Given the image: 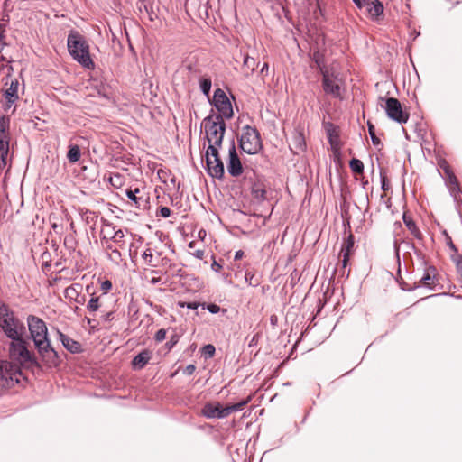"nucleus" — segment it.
<instances>
[{
  "mask_svg": "<svg viewBox=\"0 0 462 462\" xmlns=\"http://www.w3.org/2000/svg\"><path fill=\"white\" fill-rule=\"evenodd\" d=\"M244 252L242 250H238L235 254V260H239L243 257Z\"/></svg>",
  "mask_w": 462,
  "mask_h": 462,
  "instance_id": "5fc2aeb1",
  "label": "nucleus"
},
{
  "mask_svg": "<svg viewBox=\"0 0 462 462\" xmlns=\"http://www.w3.org/2000/svg\"><path fill=\"white\" fill-rule=\"evenodd\" d=\"M449 246L455 252V254H458L457 249L456 248L455 245L452 242L450 243Z\"/></svg>",
  "mask_w": 462,
  "mask_h": 462,
  "instance_id": "bf43d9fd",
  "label": "nucleus"
},
{
  "mask_svg": "<svg viewBox=\"0 0 462 462\" xmlns=\"http://www.w3.org/2000/svg\"><path fill=\"white\" fill-rule=\"evenodd\" d=\"M0 328L9 339L23 336L25 332L24 325L5 304L0 305Z\"/></svg>",
  "mask_w": 462,
  "mask_h": 462,
  "instance_id": "20e7f679",
  "label": "nucleus"
},
{
  "mask_svg": "<svg viewBox=\"0 0 462 462\" xmlns=\"http://www.w3.org/2000/svg\"><path fill=\"white\" fill-rule=\"evenodd\" d=\"M352 1L358 9H362L363 7L365 6V5L368 3L369 0H352Z\"/></svg>",
  "mask_w": 462,
  "mask_h": 462,
  "instance_id": "de8ad7c7",
  "label": "nucleus"
},
{
  "mask_svg": "<svg viewBox=\"0 0 462 462\" xmlns=\"http://www.w3.org/2000/svg\"><path fill=\"white\" fill-rule=\"evenodd\" d=\"M27 325L32 341L48 337L46 323L42 319L34 315H29L27 318Z\"/></svg>",
  "mask_w": 462,
  "mask_h": 462,
  "instance_id": "ddd939ff",
  "label": "nucleus"
},
{
  "mask_svg": "<svg viewBox=\"0 0 462 462\" xmlns=\"http://www.w3.org/2000/svg\"><path fill=\"white\" fill-rule=\"evenodd\" d=\"M78 288H81V286L79 284H73L67 287L64 291L65 298L77 300V298L79 297Z\"/></svg>",
  "mask_w": 462,
  "mask_h": 462,
  "instance_id": "bb28decb",
  "label": "nucleus"
},
{
  "mask_svg": "<svg viewBox=\"0 0 462 462\" xmlns=\"http://www.w3.org/2000/svg\"><path fill=\"white\" fill-rule=\"evenodd\" d=\"M211 267L216 272H218L222 268V266L219 263H217L216 261L212 263Z\"/></svg>",
  "mask_w": 462,
  "mask_h": 462,
  "instance_id": "864d4df0",
  "label": "nucleus"
},
{
  "mask_svg": "<svg viewBox=\"0 0 462 462\" xmlns=\"http://www.w3.org/2000/svg\"><path fill=\"white\" fill-rule=\"evenodd\" d=\"M402 219H403L405 226L410 230V232L414 236V237H416L417 239H421L422 234L417 227L413 219L410 216H408L406 213L403 214Z\"/></svg>",
  "mask_w": 462,
  "mask_h": 462,
  "instance_id": "4be33fe9",
  "label": "nucleus"
},
{
  "mask_svg": "<svg viewBox=\"0 0 462 462\" xmlns=\"http://www.w3.org/2000/svg\"><path fill=\"white\" fill-rule=\"evenodd\" d=\"M100 308L99 298L92 297L87 304L89 312H96Z\"/></svg>",
  "mask_w": 462,
  "mask_h": 462,
  "instance_id": "e433bc0d",
  "label": "nucleus"
},
{
  "mask_svg": "<svg viewBox=\"0 0 462 462\" xmlns=\"http://www.w3.org/2000/svg\"><path fill=\"white\" fill-rule=\"evenodd\" d=\"M439 166L444 173L443 180L445 185L450 196L453 198L458 215L462 217V189L458 180L446 161L441 162Z\"/></svg>",
  "mask_w": 462,
  "mask_h": 462,
  "instance_id": "39448f33",
  "label": "nucleus"
},
{
  "mask_svg": "<svg viewBox=\"0 0 462 462\" xmlns=\"http://www.w3.org/2000/svg\"><path fill=\"white\" fill-rule=\"evenodd\" d=\"M195 370H196V367L194 365H189L186 366V368L184 370V374L190 375L194 373Z\"/></svg>",
  "mask_w": 462,
  "mask_h": 462,
  "instance_id": "8fccbe9b",
  "label": "nucleus"
},
{
  "mask_svg": "<svg viewBox=\"0 0 462 462\" xmlns=\"http://www.w3.org/2000/svg\"><path fill=\"white\" fill-rule=\"evenodd\" d=\"M244 67L247 69L246 76H250L255 70L258 66L256 60L250 56H245L244 59Z\"/></svg>",
  "mask_w": 462,
  "mask_h": 462,
  "instance_id": "a878e982",
  "label": "nucleus"
},
{
  "mask_svg": "<svg viewBox=\"0 0 462 462\" xmlns=\"http://www.w3.org/2000/svg\"><path fill=\"white\" fill-rule=\"evenodd\" d=\"M166 337V330L164 328H161L159 329L156 333H155V336H154V339L155 341L157 342H162L165 339Z\"/></svg>",
  "mask_w": 462,
  "mask_h": 462,
  "instance_id": "37998d69",
  "label": "nucleus"
},
{
  "mask_svg": "<svg viewBox=\"0 0 462 462\" xmlns=\"http://www.w3.org/2000/svg\"><path fill=\"white\" fill-rule=\"evenodd\" d=\"M239 146L247 154L258 153L263 147L259 132L254 127L245 125L239 138Z\"/></svg>",
  "mask_w": 462,
  "mask_h": 462,
  "instance_id": "0eeeda50",
  "label": "nucleus"
},
{
  "mask_svg": "<svg viewBox=\"0 0 462 462\" xmlns=\"http://www.w3.org/2000/svg\"><path fill=\"white\" fill-rule=\"evenodd\" d=\"M201 351L206 358H211L215 354L216 348L213 345L208 344L202 347Z\"/></svg>",
  "mask_w": 462,
  "mask_h": 462,
  "instance_id": "58836bf2",
  "label": "nucleus"
},
{
  "mask_svg": "<svg viewBox=\"0 0 462 462\" xmlns=\"http://www.w3.org/2000/svg\"><path fill=\"white\" fill-rule=\"evenodd\" d=\"M399 250H400L399 249V245H398L397 242L395 241V243H394V251H395V254H396V256H397L398 259L400 257L399 256Z\"/></svg>",
  "mask_w": 462,
  "mask_h": 462,
  "instance_id": "13d9d810",
  "label": "nucleus"
},
{
  "mask_svg": "<svg viewBox=\"0 0 462 462\" xmlns=\"http://www.w3.org/2000/svg\"><path fill=\"white\" fill-rule=\"evenodd\" d=\"M68 51L72 58L86 69H94L95 65L89 55V47L86 40L78 32L72 31L68 35Z\"/></svg>",
  "mask_w": 462,
  "mask_h": 462,
  "instance_id": "f03ea898",
  "label": "nucleus"
},
{
  "mask_svg": "<svg viewBox=\"0 0 462 462\" xmlns=\"http://www.w3.org/2000/svg\"><path fill=\"white\" fill-rule=\"evenodd\" d=\"M353 248H354V236L352 235H349L348 237L345 240V242L342 245V248H341V253H340L343 256V259H342L343 267L346 266V264L348 263L349 255H350Z\"/></svg>",
  "mask_w": 462,
  "mask_h": 462,
  "instance_id": "aec40b11",
  "label": "nucleus"
},
{
  "mask_svg": "<svg viewBox=\"0 0 462 462\" xmlns=\"http://www.w3.org/2000/svg\"><path fill=\"white\" fill-rule=\"evenodd\" d=\"M202 414L208 419H224L227 417L226 407H222L220 403L208 402L202 408Z\"/></svg>",
  "mask_w": 462,
  "mask_h": 462,
  "instance_id": "dca6fc26",
  "label": "nucleus"
},
{
  "mask_svg": "<svg viewBox=\"0 0 462 462\" xmlns=\"http://www.w3.org/2000/svg\"><path fill=\"white\" fill-rule=\"evenodd\" d=\"M451 260L456 264L457 272L461 276L462 282V254H454L451 255Z\"/></svg>",
  "mask_w": 462,
  "mask_h": 462,
  "instance_id": "c9c22d12",
  "label": "nucleus"
},
{
  "mask_svg": "<svg viewBox=\"0 0 462 462\" xmlns=\"http://www.w3.org/2000/svg\"><path fill=\"white\" fill-rule=\"evenodd\" d=\"M251 191L253 197L259 201H263L266 199V189L261 182L254 183L251 188Z\"/></svg>",
  "mask_w": 462,
  "mask_h": 462,
  "instance_id": "5701e85b",
  "label": "nucleus"
},
{
  "mask_svg": "<svg viewBox=\"0 0 462 462\" xmlns=\"http://www.w3.org/2000/svg\"><path fill=\"white\" fill-rule=\"evenodd\" d=\"M212 103L216 109L219 112V115H213L214 116H221L224 118L230 119L234 116L231 102L221 88H217L213 95Z\"/></svg>",
  "mask_w": 462,
  "mask_h": 462,
  "instance_id": "9b49d317",
  "label": "nucleus"
},
{
  "mask_svg": "<svg viewBox=\"0 0 462 462\" xmlns=\"http://www.w3.org/2000/svg\"><path fill=\"white\" fill-rule=\"evenodd\" d=\"M142 258L144 260L145 263L149 266L155 267L156 264L153 263V255L152 254V250L147 248L142 254Z\"/></svg>",
  "mask_w": 462,
  "mask_h": 462,
  "instance_id": "4c0bfd02",
  "label": "nucleus"
},
{
  "mask_svg": "<svg viewBox=\"0 0 462 462\" xmlns=\"http://www.w3.org/2000/svg\"><path fill=\"white\" fill-rule=\"evenodd\" d=\"M268 69H269L268 63H263V65L261 69V73H267Z\"/></svg>",
  "mask_w": 462,
  "mask_h": 462,
  "instance_id": "6e6d98bb",
  "label": "nucleus"
},
{
  "mask_svg": "<svg viewBox=\"0 0 462 462\" xmlns=\"http://www.w3.org/2000/svg\"><path fill=\"white\" fill-rule=\"evenodd\" d=\"M199 86L202 93L208 97L212 86L211 79L209 78L201 79L199 81Z\"/></svg>",
  "mask_w": 462,
  "mask_h": 462,
  "instance_id": "72a5a7b5",
  "label": "nucleus"
},
{
  "mask_svg": "<svg viewBox=\"0 0 462 462\" xmlns=\"http://www.w3.org/2000/svg\"><path fill=\"white\" fill-rule=\"evenodd\" d=\"M366 5H367V12L373 20L377 21L378 18L383 15V5L381 1L374 0V1L370 2V0H369L368 3L365 5V6Z\"/></svg>",
  "mask_w": 462,
  "mask_h": 462,
  "instance_id": "6ab92c4d",
  "label": "nucleus"
},
{
  "mask_svg": "<svg viewBox=\"0 0 462 462\" xmlns=\"http://www.w3.org/2000/svg\"><path fill=\"white\" fill-rule=\"evenodd\" d=\"M201 125L205 129L206 139L208 143V149L221 147L226 132V124L221 116L209 115L203 119Z\"/></svg>",
  "mask_w": 462,
  "mask_h": 462,
  "instance_id": "7ed1b4c3",
  "label": "nucleus"
},
{
  "mask_svg": "<svg viewBox=\"0 0 462 462\" xmlns=\"http://www.w3.org/2000/svg\"><path fill=\"white\" fill-rule=\"evenodd\" d=\"M139 193V189H135L134 190H132V189H127L125 191V195L126 197L132 200L133 202L135 203L136 207L137 208H140L141 207V204H140V200H141V198H138L136 196V194Z\"/></svg>",
  "mask_w": 462,
  "mask_h": 462,
  "instance_id": "f704fd0d",
  "label": "nucleus"
},
{
  "mask_svg": "<svg viewBox=\"0 0 462 462\" xmlns=\"http://www.w3.org/2000/svg\"><path fill=\"white\" fill-rule=\"evenodd\" d=\"M125 233L122 229H117L116 233H114V238L112 242L116 245V247L124 248L125 247Z\"/></svg>",
  "mask_w": 462,
  "mask_h": 462,
  "instance_id": "7c9ffc66",
  "label": "nucleus"
},
{
  "mask_svg": "<svg viewBox=\"0 0 462 462\" xmlns=\"http://www.w3.org/2000/svg\"><path fill=\"white\" fill-rule=\"evenodd\" d=\"M176 342H177V340H174L173 338H171V345H174Z\"/></svg>",
  "mask_w": 462,
  "mask_h": 462,
  "instance_id": "69168bd1",
  "label": "nucleus"
},
{
  "mask_svg": "<svg viewBox=\"0 0 462 462\" xmlns=\"http://www.w3.org/2000/svg\"><path fill=\"white\" fill-rule=\"evenodd\" d=\"M8 122L5 117L0 118V169L6 165V158L9 152V136L6 133Z\"/></svg>",
  "mask_w": 462,
  "mask_h": 462,
  "instance_id": "4468645a",
  "label": "nucleus"
},
{
  "mask_svg": "<svg viewBox=\"0 0 462 462\" xmlns=\"http://www.w3.org/2000/svg\"><path fill=\"white\" fill-rule=\"evenodd\" d=\"M227 171L232 177H238L243 172L241 161L237 155L234 142H232L228 150Z\"/></svg>",
  "mask_w": 462,
  "mask_h": 462,
  "instance_id": "2eb2a0df",
  "label": "nucleus"
},
{
  "mask_svg": "<svg viewBox=\"0 0 462 462\" xmlns=\"http://www.w3.org/2000/svg\"><path fill=\"white\" fill-rule=\"evenodd\" d=\"M382 189L386 190V184L384 182L382 184Z\"/></svg>",
  "mask_w": 462,
  "mask_h": 462,
  "instance_id": "e2e57ef3",
  "label": "nucleus"
},
{
  "mask_svg": "<svg viewBox=\"0 0 462 462\" xmlns=\"http://www.w3.org/2000/svg\"><path fill=\"white\" fill-rule=\"evenodd\" d=\"M249 400L250 399L243 400L235 404L226 406V411L227 413V416H229L233 412L242 411L244 407L248 403Z\"/></svg>",
  "mask_w": 462,
  "mask_h": 462,
  "instance_id": "c85d7f7f",
  "label": "nucleus"
},
{
  "mask_svg": "<svg viewBox=\"0 0 462 462\" xmlns=\"http://www.w3.org/2000/svg\"><path fill=\"white\" fill-rule=\"evenodd\" d=\"M328 135H329V136H328L329 141H330V143H332V134L329 133V134H328Z\"/></svg>",
  "mask_w": 462,
  "mask_h": 462,
  "instance_id": "0e129e2a",
  "label": "nucleus"
},
{
  "mask_svg": "<svg viewBox=\"0 0 462 462\" xmlns=\"http://www.w3.org/2000/svg\"><path fill=\"white\" fill-rule=\"evenodd\" d=\"M112 288V282L109 280H106L101 282L100 289L106 293Z\"/></svg>",
  "mask_w": 462,
  "mask_h": 462,
  "instance_id": "c03bdc74",
  "label": "nucleus"
},
{
  "mask_svg": "<svg viewBox=\"0 0 462 462\" xmlns=\"http://www.w3.org/2000/svg\"><path fill=\"white\" fill-rule=\"evenodd\" d=\"M151 273H152L158 274V273H160L161 272H160V271H158V270H152V272H151Z\"/></svg>",
  "mask_w": 462,
  "mask_h": 462,
  "instance_id": "680f3d73",
  "label": "nucleus"
},
{
  "mask_svg": "<svg viewBox=\"0 0 462 462\" xmlns=\"http://www.w3.org/2000/svg\"><path fill=\"white\" fill-rule=\"evenodd\" d=\"M75 301L78 302L79 304H82L84 301V297H81L80 299L79 297V298H77V300H75Z\"/></svg>",
  "mask_w": 462,
  "mask_h": 462,
  "instance_id": "052dcab7",
  "label": "nucleus"
},
{
  "mask_svg": "<svg viewBox=\"0 0 462 462\" xmlns=\"http://www.w3.org/2000/svg\"><path fill=\"white\" fill-rule=\"evenodd\" d=\"M116 226H114L107 220L103 219V224L101 227V242L112 240L114 238V233H116Z\"/></svg>",
  "mask_w": 462,
  "mask_h": 462,
  "instance_id": "412c9836",
  "label": "nucleus"
},
{
  "mask_svg": "<svg viewBox=\"0 0 462 462\" xmlns=\"http://www.w3.org/2000/svg\"><path fill=\"white\" fill-rule=\"evenodd\" d=\"M312 60L317 65L321 74L322 69H330V68L325 66L323 61V55L319 51L313 52Z\"/></svg>",
  "mask_w": 462,
  "mask_h": 462,
  "instance_id": "c756f323",
  "label": "nucleus"
},
{
  "mask_svg": "<svg viewBox=\"0 0 462 462\" xmlns=\"http://www.w3.org/2000/svg\"><path fill=\"white\" fill-rule=\"evenodd\" d=\"M199 306V303L198 302H188L186 304V307L190 310H196Z\"/></svg>",
  "mask_w": 462,
  "mask_h": 462,
  "instance_id": "3c124183",
  "label": "nucleus"
},
{
  "mask_svg": "<svg viewBox=\"0 0 462 462\" xmlns=\"http://www.w3.org/2000/svg\"><path fill=\"white\" fill-rule=\"evenodd\" d=\"M118 248L119 247H115V249H113L112 252L108 254V258L116 263L122 260V255Z\"/></svg>",
  "mask_w": 462,
  "mask_h": 462,
  "instance_id": "a19ab883",
  "label": "nucleus"
},
{
  "mask_svg": "<svg viewBox=\"0 0 462 462\" xmlns=\"http://www.w3.org/2000/svg\"><path fill=\"white\" fill-rule=\"evenodd\" d=\"M21 369L17 365L4 360L0 361V392L19 383Z\"/></svg>",
  "mask_w": 462,
  "mask_h": 462,
  "instance_id": "1a4fd4ad",
  "label": "nucleus"
},
{
  "mask_svg": "<svg viewBox=\"0 0 462 462\" xmlns=\"http://www.w3.org/2000/svg\"><path fill=\"white\" fill-rule=\"evenodd\" d=\"M194 255L196 256V258L201 260L203 259L204 257V251L203 250H197L195 253H194Z\"/></svg>",
  "mask_w": 462,
  "mask_h": 462,
  "instance_id": "603ef678",
  "label": "nucleus"
},
{
  "mask_svg": "<svg viewBox=\"0 0 462 462\" xmlns=\"http://www.w3.org/2000/svg\"><path fill=\"white\" fill-rule=\"evenodd\" d=\"M171 210L167 207H162L160 208V216L163 218H167L171 216Z\"/></svg>",
  "mask_w": 462,
  "mask_h": 462,
  "instance_id": "a18cd8bd",
  "label": "nucleus"
},
{
  "mask_svg": "<svg viewBox=\"0 0 462 462\" xmlns=\"http://www.w3.org/2000/svg\"><path fill=\"white\" fill-rule=\"evenodd\" d=\"M343 85L344 81L337 68L322 69V88L325 94L334 98L342 99Z\"/></svg>",
  "mask_w": 462,
  "mask_h": 462,
  "instance_id": "423d86ee",
  "label": "nucleus"
},
{
  "mask_svg": "<svg viewBox=\"0 0 462 462\" xmlns=\"http://www.w3.org/2000/svg\"><path fill=\"white\" fill-rule=\"evenodd\" d=\"M292 145L298 150V151H303L305 148V140L301 134L298 133L294 135Z\"/></svg>",
  "mask_w": 462,
  "mask_h": 462,
  "instance_id": "473e14b6",
  "label": "nucleus"
},
{
  "mask_svg": "<svg viewBox=\"0 0 462 462\" xmlns=\"http://www.w3.org/2000/svg\"><path fill=\"white\" fill-rule=\"evenodd\" d=\"M150 360V354L148 351H143L135 356L133 359V365L134 368H143Z\"/></svg>",
  "mask_w": 462,
  "mask_h": 462,
  "instance_id": "b1692460",
  "label": "nucleus"
},
{
  "mask_svg": "<svg viewBox=\"0 0 462 462\" xmlns=\"http://www.w3.org/2000/svg\"><path fill=\"white\" fill-rule=\"evenodd\" d=\"M385 101L384 110L387 116L397 123H406L409 119V114L403 112L401 103L394 97L381 98Z\"/></svg>",
  "mask_w": 462,
  "mask_h": 462,
  "instance_id": "f8f14e48",
  "label": "nucleus"
},
{
  "mask_svg": "<svg viewBox=\"0 0 462 462\" xmlns=\"http://www.w3.org/2000/svg\"><path fill=\"white\" fill-rule=\"evenodd\" d=\"M207 172L213 178L222 179L225 173L224 164L219 157L218 149L211 147L206 151Z\"/></svg>",
  "mask_w": 462,
  "mask_h": 462,
  "instance_id": "9d476101",
  "label": "nucleus"
},
{
  "mask_svg": "<svg viewBox=\"0 0 462 462\" xmlns=\"http://www.w3.org/2000/svg\"><path fill=\"white\" fill-rule=\"evenodd\" d=\"M8 355L19 367H39L40 364L35 355L28 349L23 336L11 339L8 345Z\"/></svg>",
  "mask_w": 462,
  "mask_h": 462,
  "instance_id": "f257e3e1",
  "label": "nucleus"
},
{
  "mask_svg": "<svg viewBox=\"0 0 462 462\" xmlns=\"http://www.w3.org/2000/svg\"><path fill=\"white\" fill-rule=\"evenodd\" d=\"M203 309H206L208 312L212 313V314H217L220 311V307L215 303H210V304H203Z\"/></svg>",
  "mask_w": 462,
  "mask_h": 462,
  "instance_id": "79ce46f5",
  "label": "nucleus"
},
{
  "mask_svg": "<svg viewBox=\"0 0 462 462\" xmlns=\"http://www.w3.org/2000/svg\"><path fill=\"white\" fill-rule=\"evenodd\" d=\"M161 282V279L159 277H152L151 280H150V282L152 284H157Z\"/></svg>",
  "mask_w": 462,
  "mask_h": 462,
  "instance_id": "4d7b16f0",
  "label": "nucleus"
},
{
  "mask_svg": "<svg viewBox=\"0 0 462 462\" xmlns=\"http://www.w3.org/2000/svg\"><path fill=\"white\" fill-rule=\"evenodd\" d=\"M81 152L77 144H71L69 146V151L67 152V159L70 163H74L80 159Z\"/></svg>",
  "mask_w": 462,
  "mask_h": 462,
  "instance_id": "393cba45",
  "label": "nucleus"
},
{
  "mask_svg": "<svg viewBox=\"0 0 462 462\" xmlns=\"http://www.w3.org/2000/svg\"><path fill=\"white\" fill-rule=\"evenodd\" d=\"M349 167L355 173H362L364 171V164L359 159L353 158L349 162Z\"/></svg>",
  "mask_w": 462,
  "mask_h": 462,
  "instance_id": "2f4dec72",
  "label": "nucleus"
},
{
  "mask_svg": "<svg viewBox=\"0 0 462 462\" xmlns=\"http://www.w3.org/2000/svg\"><path fill=\"white\" fill-rule=\"evenodd\" d=\"M33 343L42 363L50 367H56L60 365V356L52 347L49 337L35 339Z\"/></svg>",
  "mask_w": 462,
  "mask_h": 462,
  "instance_id": "6e6552de",
  "label": "nucleus"
},
{
  "mask_svg": "<svg viewBox=\"0 0 462 462\" xmlns=\"http://www.w3.org/2000/svg\"><path fill=\"white\" fill-rule=\"evenodd\" d=\"M59 339L60 340L62 346L70 353L77 354L81 352V345L78 341L70 338L61 331L58 330Z\"/></svg>",
  "mask_w": 462,
  "mask_h": 462,
  "instance_id": "a211bd4d",
  "label": "nucleus"
},
{
  "mask_svg": "<svg viewBox=\"0 0 462 462\" xmlns=\"http://www.w3.org/2000/svg\"><path fill=\"white\" fill-rule=\"evenodd\" d=\"M19 82L16 79L11 80L9 87L5 90L4 97L6 100V108H10L18 100Z\"/></svg>",
  "mask_w": 462,
  "mask_h": 462,
  "instance_id": "f3484780",
  "label": "nucleus"
},
{
  "mask_svg": "<svg viewBox=\"0 0 462 462\" xmlns=\"http://www.w3.org/2000/svg\"><path fill=\"white\" fill-rule=\"evenodd\" d=\"M113 318H114V313L112 311H108V312L105 313L104 315H102V319L105 322H108V321L112 320Z\"/></svg>",
  "mask_w": 462,
  "mask_h": 462,
  "instance_id": "09e8293b",
  "label": "nucleus"
},
{
  "mask_svg": "<svg viewBox=\"0 0 462 462\" xmlns=\"http://www.w3.org/2000/svg\"><path fill=\"white\" fill-rule=\"evenodd\" d=\"M436 272V269L434 266H429L426 270V273L421 277L420 282L423 284L424 286L430 287V281H431L434 278V273Z\"/></svg>",
  "mask_w": 462,
  "mask_h": 462,
  "instance_id": "cd10ccee",
  "label": "nucleus"
},
{
  "mask_svg": "<svg viewBox=\"0 0 462 462\" xmlns=\"http://www.w3.org/2000/svg\"><path fill=\"white\" fill-rule=\"evenodd\" d=\"M101 243H102L103 247L106 250L110 251V252H112V250L115 249V247H116V245L115 246L113 245L114 243L112 242V240L103 241Z\"/></svg>",
  "mask_w": 462,
  "mask_h": 462,
  "instance_id": "49530a36",
  "label": "nucleus"
},
{
  "mask_svg": "<svg viewBox=\"0 0 462 462\" xmlns=\"http://www.w3.org/2000/svg\"><path fill=\"white\" fill-rule=\"evenodd\" d=\"M368 131H369V134H370L373 144L374 146L381 145L382 143H381L380 139L375 135L374 127L370 123H368Z\"/></svg>",
  "mask_w": 462,
  "mask_h": 462,
  "instance_id": "ea45409f",
  "label": "nucleus"
},
{
  "mask_svg": "<svg viewBox=\"0 0 462 462\" xmlns=\"http://www.w3.org/2000/svg\"><path fill=\"white\" fill-rule=\"evenodd\" d=\"M189 247H193V242H190V243L189 244Z\"/></svg>",
  "mask_w": 462,
  "mask_h": 462,
  "instance_id": "774afa93",
  "label": "nucleus"
},
{
  "mask_svg": "<svg viewBox=\"0 0 462 462\" xmlns=\"http://www.w3.org/2000/svg\"><path fill=\"white\" fill-rule=\"evenodd\" d=\"M52 227H53L54 229H56V228L58 227V225H57V224H53V225H52Z\"/></svg>",
  "mask_w": 462,
  "mask_h": 462,
  "instance_id": "338daca9",
  "label": "nucleus"
}]
</instances>
